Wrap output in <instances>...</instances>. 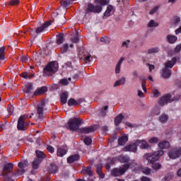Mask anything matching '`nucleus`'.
I'll return each mask as SVG.
<instances>
[{"mask_svg":"<svg viewBox=\"0 0 181 181\" xmlns=\"http://www.w3.org/2000/svg\"><path fill=\"white\" fill-rule=\"evenodd\" d=\"M176 64V58H173L170 61H168L165 63V69L162 71L161 76L164 78H169L172 74L170 69Z\"/></svg>","mask_w":181,"mask_h":181,"instance_id":"nucleus-1","label":"nucleus"},{"mask_svg":"<svg viewBox=\"0 0 181 181\" xmlns=\"http://www.w3.org/2000/svg\"><path fill=\"white\" fill-rule=\"evenodd\" d=\"M146 158L152 164L153 169L155 170L159 169V163L158 162L159 160V151H156L152 155L149 153L146 154Z\"/></svg>","mask_w":181,"mask_h":181,"instance_id":"nucleus-2","label":"nucleus"},{"mask_svg":"<svg viewBox=\"0 0 181 181\" xmlns=\"http://www.w3.org/2000/svg\"><path fill=\"white\" fill-rule=\"evenodd\" d=\"M57 70H59V64L57 62H52L45 66L44 73L46 76H52Z\"/></svg>","mask_w":181,"mask_h":181,"instance_id":"nucleus-3","label":"nucleus"},{"mask_svg":"<svg viewBox=\"0 0 181 181\" xmlns=\"http://www.w3.org/2000/svg\"><path fill=\"white\" fill-rule=\"evenodd\" d=\"M81 124H83V119L78 117H74L69 119L68 121V125L71 131H76V129H78Z\"/></svg>","mask_w":181,"mask_h":181,"instance_id":"nucleus-4","label":"nucleus"},{"mask_svg":"<svg viewBox=\"0 0 181 181\" xmlns=\"http://www.w3.org/2000/svg\"><path fill=\"white\" fill-rule=\"evenodd\" d=\"M180 98V95L175 98L176 101H177ZM175 101V98L172 97L170 94L164 95L160 100V105L163 106L165 104H169V103H172Z\"/></svg>","mask_w":181,"mask_h":181,"instance_id":"nucleus-5","label":"nucleus"},{"mask_svg":"<svg viewBox=\"0 0 181 181\" xmlns=\"http://www.w3.org/2000/svg\"><path fill=\"white\" fill-rule=\"evenodd\" d=\"M129 168V164H125L124 166L119 168H115L112 171V176H121L124 175L127 170Z\"/></svg>","mask_w":181,"mask_h":181,"instance_id":"nucleus-6","label":"nucleus"},{"mask_svg":"<svg viewBox=\"0 0 181 181\" xmlns=\"http://www.w3.org/2000/svg\"><path fill=\"white\" fill-rule=\"evenodd\" d=\"M27 118H32V116L28 115H23L19 117L17 124V127L19 131H25V119Z\"/></svg>","mask_w":181,"mask_h":181,"instance_id":"nucleus-7","label":"nucleus"},{"mask_svg":"<svg viewBox=\"0 0 181 181\" xmlns=\"http://www.w3.org/2000/svg\"><path fill=\"white\" fill-rule=\"evenodd\" d=\"M181 156V148H173L168 153V156L170 159H176Z\"/></svg>","mask_w":181,"mask_h":181,"instance_id":"nucleus-8","label":"nucleus"},{"mask_svg":"<svg viewBox=\"0 0 181 181\" xmlns=\"http://www.w3.org/2000/svg\"><path fill=\"white\" fill-rule=\"evenodd\" d=\"M103 11V7L100 6H94L93 4H89L86 8V12H95V13H100Z\"/></svg>","mask_w":181,"mask_h":181,"instance_id":"nucleus-9","label":"nucleus"},{"mask_svg":"<svg viewBox=\"0 0 181 181\" xmlns=\"http://www.w3.org/2000/svg\"><path fill=\"white\" fill-rule=\"evenodd\" d=\"M170 147V144L169 143V141H163L160 142L159 144V148H160V151H159V155L160 156H162V155H163V153H165V151H163V149H168V148Z\"/></svg>","mask_w":181,"mask_h":181,"instance_id":"nucleus-10","label":"nucleus"},{"mask_svg":"<svg viewBox=\"0 0 181 181\" xmlns=\"http://www.w3.org/2000/svg\"><path fill=\"white\" fill-rule=\"evenodd\" d=\"M12 170H13V164H6L3 168L2 176H4V177H8V173H11Z\"/></svg>","mask_w":181,"mask_h":181,"instance_id":"nucleus-11","label":"nucleus"},{"mask_svg":"<svg viewBox=\"0 0 181 181\" xmlns=\"http://www.w3.org/2000/svg\"><path fill=\"white\" fill-rule=\"evenodd\" d=\"M138 144H136V141L132 143V144L127 146L126 147L123 148L124 152H134L136 153L137 150Z\"/></svg>","mask_w":181,"mask_h":181,"instance_id":"nucleus-12","label":"nucleus"},{"mask_svg":"<svg viewBox=\"0 0 181 181\" xmlns=\"http://www.w3.org/2000/svg\"><path fill=\"white\" fill-rule=\"evenodd\" d=\"M51 25H52V21H47L46 23L42 24L41 27L35 28V33L39 34V33H42V32H45V30H46V29H47V28Z\"/></svg>","mask_w":181,"mask_h":181,"instance_id":"nucleus-13","label":"nucleus"},{"mask_svg":"<svg viewBox=\"0 0 181 181\" xmlns=\"http://www.w3.org/2000/svg\"><path fill=\"white\" fill-rule=\"evenodd\" d=\"M136 144L137 146H139V148H141V149H148V148H149V144L144 140H136Z\"/></svg>","mask_w":181,"mask_h":181,"instance_id":"nucleus-14","label":"nucleus"},{"mask_svg":"<svg viewBox=\"0 0 181 181\" xmlns=\"http://www.w3.org/2000/svg\"><path fill=\"white\" fill-rule=\"evenodd\" d=\"M127 142H128V136L126 134H123L119 137L118 144L120 146H124Z\"/></svg>","mask_w":181,"mask_h":181,"instance_id":"nucleus-15","label":"nucleus"},{"mask_svg":"<svg viewBox=\"0 0 181 181\" xmlns=\"http://www.w3.org/2000/svg\"><path fill=\"white\" fill-rule=\"evenodd\" d=\"M45 101H42L40 105H39L37 108V112L39 115V118H42L43 117V108H45Z\"/></svg>","mask_w":181,"mask_h":181,"instance_id":"nucleus-16","label":"nucleus"},{"mask_svg":"<svg viewBox=\"0 0 181 181\" xmlns=\"http://www.w3.org/2000/svg\"><path fill=\"white\" fill-rule=\"evenodd\" d=\"M47 91V88L46 86H43L41 88H37L34 94L35 95H42V94H45Z\"/></svg>","mask_w":181,"mask_h":181,"instance_id":"nucleus-17","label":"nucleus"},{"mask_svg":"<svg viewBox=\"0 0 181 181\" xmlns=\"http://www.w3.org/2000/svg\"><path fill=\"white\" fill-rule=\"evenodd\" d=\"M78 159H80V156H78V154H75V155L70 156L67 158V162H68V163H73L78 160Z\"/></svg>","mask_w":181,"mask_h":181,"instance_id":"nucleus-18","label":"nucleus"},{"mask_svg":"<svg viewBox=\"0 0 181 181\" xmlns=\"http://www.w3.org/2000/svg\"><path fill=\"white\" fill-rule=\"evenodd\" d=\"M127 81V78L125 77H122L120 79L115 81L114 83V87H119V86H124Z\"/></svg>","mask_w":181,"mask_h":181,"instance_id":"nucleus-19","label":"nucleus"},{"mask_svg":"<svg viewBox=\"0 0 181 181\" xmlns=\"http://www.w3.org/2000/svg\"><path fill=\"white\" fill-rule=\"evenodd\" d=\"M81 131L82 134H90L91 132H94L95 131V129L93 127H85L81 129Z\"/></svg>","mask_w":181,"mask_h":181,"instance_id":"nucleus-20","label":"nucleus"},{"mask_svg":"<svg viewBox=\"0 0 181 181\" xmlns=\"http://www.w3.org/2000/svg\"><path fill=\"white\" fill-rule=\"evenodd\" d=\"M57 156H64V155H66V153H67V148H59L57 149Z\"/></svg>","mask_w":181,"mask_h":181,"instance_id":"nucleus-21","label":"nucleus"},{"mask_svg":"<svg viewBox=\"0 0 181 181\" xmlns=\"http://www.w3.org/2000/svg\"><path fill=\"white\" fill-rule=\"evenodd\" d=\"M158 26H159V23H158V21H155V20L151 19L147 24V27L148 28H158Z\"/></svg>","mask_w":181,"mask_h":181,"instance_id":"nucleus-22","label":"nucleus"},{"mask_svg":"<svg viewBox=\"0 0 181 181\" xmlns=\"http://www.w3.org/2000/svg\"><path fill=\"white\" fill-rule=\"evenodd\" d=\"M124 119V115L122 114L118 115L115 118V125L117 126L121 124V122Z\"/></svg>","mask_w":181,"mask_h":181,"instance_id":"nucleus-23","label":"nucleus"},{"mask_svg":"<svg viewBox=\"0 0 181 181\" xmlns=\"http://www.w3.org/2000/svg\"><path fill=\"white\" fill-rule=\"evenodd\" d=\"M67 97H69V93L67 92H64L61 95V102L62 104H66L67 103Z\"/></svg>","mask_w":181,"mask_h":181,"instance_id":"nucleus-24","label":"nucleus"},{"mask_svg":"<svg viewBox=\"0 0 181 181\" xmlns=\"http://www.w3.org/2000/svg\"><path fill=\"white\" fill-rule=\"evenodd\" d=\"M78 104H80V101L76 100L73 98L69 99L68 101V105H69V107H71L73 105L74 106L78 105Z\"/></svg>","mask_w":181,"mask_h":181,"instance_id":"nucleus-25","label":"nucleus"},{"mask_svg":"<svg viewBox=\"0 0 181 181\" xmlns=\"http://www.w3.org/2000/svg\"><path fill=\"white\" fill-rule=\"evenodd\" d=\"M181 50V45H177L174 49V51H170L169 54L171 56H175L176 53H179Z\"/></svg>","mask_w":181,"mask_h":181,"instance_id":"nucleus-26","label":"nucleus"},{"mask_svg":"<svg viewBox=\"0 0 181 181\" xmlns=\"http://www.w3.org/2000/svg\"><path fill=\"white\" fill-rule=\"evenodd\" d=\"M32 90H33V88L30 83H27L24 86V93H32Z\"/></svg>","mask_w":181,"mask_h":181,"instance_id":"nucleus-27","label":"nucleus"},{"mask_svg":"<svg viewBox=\"0 0 181 181\" xmlns=\"http://www.w3.org/2000/svg\"><path fill=\"white\" fill-rule=\"evenodd\" d=\"M63 40H64V35L59 34L57 36V45H62V43H63Z\"/></svg>","mask_w":181,"mask_h":181,"instance_id":"nucleus-28","label":"nucleus"},{"mask_svg":"<svg viewBox=\"0 0 181 181\" xmlns=\"http://www.w3.org/2000/svg\"><path fill=\"white\" fill-rule=\"evenodd\" d=\"M112 11V6H108L107 7V9H106L105 12L104 13V17L105 18H108V16H110Z\"/></svg>","mask_w":181,"mask_h":181,"instance_id":"nucleus-29","label":"nucleus"},{"mask_svg":"<svg viewBox=\"0 0 181 181\" xmlns=\"http://www.w3.org/2000/svg\"><path fill=\"white\" fill-rule=\"evenodd\" d=\"M71 4H73L71 0H62L61 1V5L64 8H66V6H69V5H71Z\"/></svg>","mask_w":181,"mask_h":181,"instance_id":"nucleus-30","label":"nucleus"},{"mask_svg":"<svg viewBox=\"0 0 181 181\" xmlns=\"http://www.w3.org/2000/svg\"><path fill=\"white\" fill-rule=\"evenodd\" d=\"M172 25L173 26H177V25H180V18L177 16L174 17L172 20Z\"/></svg>","mask_w":181,"mask_h":181,"instance_id":"nucleus-31","label":"nucleus"},{"mask_svg":"<svg viewBox=\"0 0 181 181\" xmlns=\"http://www.w3.org/2000/svg\"><path fill=\"white\" fill-rule=\"evenodd\" d=\"M18 167L21 170V171H18V173H16V175H22L24 173L23 169H25L26 167L25 166V164H23V163L22 162H20L18 163Z\"/></svg>","mask_w":181,"mask_h":181,"instance_id":"nucleus-32","label":"nucleus"},{"mask_svg":"<svg viewBox=\"0 0 181 181\" xmlns=\"http://www.w3.org/2000/svg\"><path fill=\"white\" fill-rule=\"evenodd\" d=\"M108 114V106H105L104 107H102L100 110V115L102 117H105Z\"/></svg>","mask_w":181,"mask_h":181,"instance_id":"nucleus-33","label":"nucleus"},{"mask_svg":"<svg viewBox=\"0 0 181 181\" xmlns=\"http://www.w3.org/2000/svg\"><path fill=\"white\" fill-rule=\"evenodd\" d=\"M40 162H42V160H40V158H37L33 163V169H37V168H39V165H40Z\"/></svg>","mask_w":181,"mask_h":181,"instance_id":"nucleus-34","label":"nucleus"},{"mask_svg":"<svg viewBox=\"0 0 181 181\" xmlns=\"http://www.w3.org/2000/svg\"><path fill=\"white\" fill-rule=\"evenodd\" d=\"M167 39L170 43H175V42L177 40V37L175 35H168Z\"/></svg>","mask_w":181,"mask_h":181,"instance_id":"nucleus-35","label":"nucleus"},{"mask_svg":"<svg viewBox=\"0 0 181 181\" xmlns=\"http://www.w3.org/2000/svg\"><path fill=\"white\" fill-rule=\"evenodd\" d=\"M83 173H86V175H88L90 177H91V175H93V171L91 170L90 167H88L83 170Z\"/></svg>","mask_w":181,"mask_h":181,"instance_id":"nucleus-36","label":"nucleus"},{"mask_svg":"<svg viewBox=\"0 0 181 181\" xmlns=\"http://www.w3.org/2000/svg\"><path fill=\"white\" fill-rule=\"evenodd\" d=\"M158 52H159V48H158V47H152L148 50V54H152L153 53H158Z\"/></svg>","mask_w":181,"mask_h":181,"instance_id":"nucleus-37","label":"nucleus"},{"mask_svg":"<svg viewBox=\"0 0 181 181\" xmlns=\"http://www.w3.org/2000/svg\"><path fill=\"white\" fill-rule=\"evenodd\" d=\"M21 76L23 77V78H32L33 75H30L28 72H23L21 74Z\"/></svg>","mask_w":181,"mask_h":181,"instance_id":"nucleus-38","label":"nucleus"},{"mask_svg":"<svg viewBox=\"0 0 181 181\" xmlns=\"http://www.w3.org/2000/svg\"><path fill=\"white\" fill-rule=\"evenodd\" d=\"M101 169H102L101 165H98V166L96 167V172H97V173L100 176V177H102V179H103V177H104V174H103V173H101Z\"/></svg>","mask_w":181,"mask_h":181,"instance_id":"nucleus-39","label":"nucleus"},{"mask_svg":"<svg viewBox=\"0 0 181 181\" xmlns=\"http://www.w3.org/2000/svg\"><path fill=\"white\" fill-rule=\"evenodd\" d=\"M95 4H100L102 6L107 5L108 3L107 0H95Z\"/></svg>","mask_w":181,"mask_h":181,"instance_id":"nucleus-40","label":"nucleus"},{"mask_svg":"<svg viewBox=\"0 0 181 181\" xmlns=\"http://www.w3.org/2000/svg\"><path fill=\"white\" fill-rule=\"evenodd\" d=\"M136 94L137 96L139 97V98H145V93H144L143 91L141 90V89H138L136 90Z\"/></svg>","mask_w":181,"mask_h":181,"instance_id":"nucleus-41","label":"nucleus"},{"mask_svg":"<svg viewBox=\"0 0 181 181\" xmlns=\"http://www.w3.org/2000/svg\"><path fill=\"white\" fill-rule=\"evenodd\" d=\"M158 9H159V6H155L149 11V15H155L158 12Z\"/></svg>","mask_w":181,"mask_h":181,"instance_id":"nucleus-42","label":"nucleus"},{"mask_svg":"<svg viewBox=\"0 0 181 181\" xmlns=\"http://www.w3.org/2000/svg\"><path fill=\"white\" fill-rule=\"evenodd\" d=\"M153 98H158L159 97V90L155 88L153 89Z\"/></svg>","mask_w":181,"mask_h":181,"instance_id":"nucleus-43","label":"nucleus"},{"mask_svg":"<svg viewBox=\"0 0 181 181\" xmlns=\"http://www.w3.org/2000/svg\"><path fill=\"white\" fill-rule=\"evenodd\" d=\"M173 176H174L173 173L168 174V175H166L165 176L164 180H165V181L172 180V179H173Z\"/></svg>","mask_w":181,"mask_h":181,"instance_id":"nucleus-44","label":"nucleus"},{"mask_svg":"<svg viewBox=\"0 0 181 181\" xmlns=\"http://www.w3.org/2000/svg\"><path fill=\"white\" fill-rule=\"evenodd\" d=\"M36 155H37L38 159H39V158H45V156H45L42 151H36Z\"/></svg>","mask_w":181,"mask_h":181,"instance_id":"nucleus-45","label":"nucleus"},{"mask_svg":"<svg viewBox=\"0 0 181 181\" xmlns=\"http://www.w3.org/2000/svg\"><path fill=\"white\" fill-rule=\"evenodd\" d=\"M100 42H102V43H106L108 45V43L111 42V40H110L107 37H104L100 39Z\"/></svg>","mask_w":181,"mask_h":181,"instance_id":"nucleus-46","label":"nucleus"},{"mask_svg":"<svg viewBox=\"0 0 181 181\" xmlns=\"http://www.w3.org/2000/svg\"><path fill=\"white\" fill-rule=\"evenodd\" d=\"M19 0H10V4L11 6H16V5H19Z\"/></svg>","mask_w":181,"mask_h":181,"instance_id":"nucleus-47","label":"nucleus"},{"mask_svg":"<svg viewBox=\"0 0 181 181\" xmlns=\"http://www.w3.org/2000/svg\"><path fill=\"white\" fill-rule=\"evenodd\" d=\"M142 172L144 173V175H150L151 174V168H142Z\"/></svg>","mask_w":181,"mask_h":181,"instance_id":"nucleus-48","label":"nucleus"},{"mask_svg":"<svg viewBox=\"0 0 181 181\" xmlns=\"http://www.w3.org/2000/svg\"><path fill=\"white\" fill-rule=\"evenodd\" d=\"M91 142H93V141L91 140V138L90 137H86L84 139V144L86 145H90L91 144Z\"/></svg>","mask_w":181,"mask_h":181,"instance_id":"nucleus-49","label":"nucleus"},{"mask_svg":"<svg viewBox=\"0 0 181 181\" xmlns=\"http://www.w3.org/2000/svg\"><path fill=\"white\" fill-rule=\"evenodd\" d=\"M158 141L159 139L157 137H153L149 139L148 142H150V144H158Z\"/></svg>","mask_w":181,"mask_h":181,"instance_id":"nucleus-50","label":"nucleus"},{"mask_svg":"<svg viewBox=\"0 0 181 181\" xmlns=\"http://www.w3.org/2000/svg\"><path fill=\"white\" fill-rule=\"evenodd\" d=\"M160 122H166L168 121V115H163L160 118Z\"/></svg>","mask_w":181,"mask_h":181,"instance_id":"nucleus-51","label":"nucleus"},{"mask_svg":"<svg viewBox=\"0 0 181 181\" xmlns=\"http://www.w3.org/2000/svg\"><path fill=\"white\" fill-rule=\"evenodd\" d=\"M119 160H120V162L122 163L129 162V158L128 157L122 156L120 157Z\"/></svg>","mask_w":181,"mask_h":181,"instance_id":"nucleus-52","label":"nucleus"},{"mask_svg":"<svg viewBox=\"0 0 181 181\" xmlns=\"http://www.w3.org/2000/svg\"><path fill=\"white\" fill-rule=\"evenodd\" d=\"M120 71H121V65L117 64L115 66L116 74H119Z\"/></svg>","mask_w":181,"mask_h":181,"instance_id":"nucleus-53","label":"nucleus"},{"mask_svg":"<svg viewBox=\"0 0 181 181\" xmlns=\"http://www.w3.org/2000/svg\"><path fill=\"white\" fill-rule=\"evenodd\" d=\"M67 50H69V45L64 44L62 47V53H65V52H67Z\"/></svg>","mask_w":181,"mask_h":181,"instance_id":"nucleus-54","label":"nucleus"},{"mask_svg":"<svg viewBox=\"0 0 181 181\" xmlns=\"http://www.w3.org/2000/svg\"><path fill=\"white\" fill-rule=\"evenodd\" d=\"M60 83L62 84V86H67L69 85V80L66 78H63L60 80Z\"/></svg>","mask_w":181,"mask_h":181,"instance_id":"nucleus-55","label":"nucleus"},{"mask_svg":"<svg viewBox=\"0 0 181 181\" xmlns=\"http://www.w3.org/2000/svg\"><path fill=\"white\" fill-rule=\"evenodd\" d=\"M122 46V47H126L127 49H128V47H129V40H126L123 42Z\"/></svg>","mask_w":181,"mask_h":181,"instance_id":"nucleus-56","label":"nucleus"},{"mask_svg":"<svg viewBox=\"0 0 181 181\" xmlns=\"http://www.w3.org/2000/svg\"><path fill=\"white\" fill-rule=\"evenodd\" d=\"M8 112L9 115H12L13 114V106L9 105L8 107Z\"/></svg>","mask_w":181,"mask_h":181,"instance_id":"nucleus-57","label":"nucleus"},{"mask_svg":"<svg viewBox=\"0 0 181 181\" xmlns=\"http://www.w3.org/2000/svg\"><path fill=\"white\" fill-rule=\"evenodd\" d=\"M21 62L23 63H28V62H29V58L28 57V56H23L21 57Z\"/></svg>","mask_w":181,"mask_h":181,"instance_id":"nucleus-58","label":"nucleus"},{"mask_svg":"<svg viewBox=\"0 0 181 181\" xmlns=\"http://www.w3.org/2000/svg\"><path fill=\"white\" fill-rule=\"evenodd\" d=\"M47 149L49 151V152H50V153H53V152H54V148H53L52 146H48Z\"/></svg>","mask_w":181,"mask_h":181,"instance_id":"nucleus-59","label":"nucleus"},{"mask_svg":"<svg viewBox=\"0 0 181 181\" xmlns=\"http://www.w3.org/2000/svg\"><path fill=\"white\" fill-rule=\"evenodd\" d=\"M153 115H159V109L158 107L154 108L153 110Z\"/></svg>","mask_w":181,"mask_h":181,"instance_id":"nucleus-60","label":"nucleus"},{"mask_svg":"<svg viewBox=\"0 0 181 181\" xmlns=\"http://www.w3.org/2000/svg\"><path fill=\"white\" fill-rule=\"evenodd\" d=\"M141 88L144 90V93H148V90H146V86H145V83H141Z\"/></svg>","mask_w":181,"mask_h":181,"instance_id":"nucleus-61","label":"nucleus"},{"mask_svg":"<svg viewBox=\"0 0 181 181\" xmlns=\"http://www.w3.org/2000/svg\"><path fill=\"white\" fill-rule=\"evenodd\" d=\"M141 181H151V179H149V177H142L141 178Z\"/></svg>","mask_w":181,"mask_h":181,"instance_id":"nucleus-62","label":"nucleus"},{"mask_svg":"<svg viewBox=\"0 0 181 181\" xmlns=\"http://www.w3.org/2000/svg\"><path fill=\"white\" fill-rule=\"evenodd\" d=\"M90 59H91V55H88L84 57L85 62H90Z\"/></svg>","mask_w":181,"mask_h":181,"instance_id":"nucleus-63","label":"nucleus"},{"mask_svg":"<svg viewBox=\"0 0 181 181\" xmlns=\"http://www.w3.org/2000/svg\"><path fill=\"white\" fill-rule=\"evenodd\" d=\"M179 33H181V25L179 28L175 30V35H179Z\"/></svg>","mask_w":181,"mask_h":181,"instance_id":"nucleus-64","label":"nucleus"}]
</instances>
